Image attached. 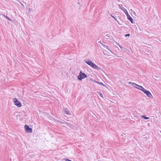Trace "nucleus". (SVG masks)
I'll use <instances>...</instances> for the list:
<instances>
[{"mask_svg":"<svg viewBox=\"0 0 161 161\" xmlns=\"http://www.w3.org/2000/svg\"><path fill=\"white\" fill-rule=\"evenodd\" d=\"M85 63L94 69H99L98 67L90 60L86 61Z\"/></svg>","mask_w":161,"mask_h":161,"instance_id":"f257e3e1","label":"nucleus"},{"mask_svg":"<svg viewBox=\"0 0 161 161\" xmlns=\"http://www.w3.org/2000/svg\"><path fill=\"white\" fill-rule=\"evenodd\" d=\"M87 77V75L84 73H82L81 71L79 74V75L78 76V78L80 80H81L82 79L86 78Z\"/></svg>","mask_w":161,"mask_h":161,"instance_id":"f03ea898","label":"nucleus"},{"mask_svg":"<svg viewBox=\"0 0 161 161\" xmlns=\"http://www.w3.org/2000/svg\"><path fill=\"white\" fill-rule=\"evenodd\" d=\"M14 101L15 105L17 106L18 107H20L22 106L21 103L15 98L14 99Z\"/></svg>","mask_w":161,"mask_h":161,"instance_id":"7ed1b4c3","label":"nucleus"},{"mask_svg":"<svg viewBox=\"0 0 161 161\" xmlns=\"http://www.w3.org/2000/svg\"><path fill=\"white\" fill-rule=\"evenodd\" d=\"M25 129L27 132H32V129L31 128H30L29 126L27 125H25L24 126Z\"/></svg>","mask_w":161,"mask_h":161,"instance_id":"20e7f679","label":"nucleus"},{"mask_svg":"<svg viewBox=\"0 0 161 161\" xmlns=\"http://www.w3.org/2000/svg\"><path fill=\"white\" fill-rule=\"evenodd\" d=\"M143 92L148 96V97H152V94L148 91L147 90L145 89Z\"/></svg>","mask_w":161,"mask_h":161,"instance_id":"39448f33","label":"nucleus"},{"mask_svg":"<svg viewBox=\"0 0 161 161\" xmlns=\"http://www.w3.org/2000/svg\"><path fill=\"white\" fill-rule=\"evenodd\" d=\"M133 83V84H135V85L138 86L139 87V88H138L141 90V91H142L143 92H144V91L145 90V89H144L143 87L142 86L138 85L137 84H135V83Z\"/></svg>","mask_w":161,"mask_h":161,"instance_id":"423d86ee","label":"nucleus"},{"mask_svg":"<svg viewBox=\"0 0 161 161\" xmlns=\"http://www.w3.org/2000/svg\"><path fill=\"white\" fill-rule=\"evenodd\" d=\"M126 15L127 17V19H128L131 22V23H133V19H132V18L130 16L129 14H127Z\"/></svg>","mask_w":161,"mask_h":161,"instance_id":"0eeeda50","label":"nucleus"},{"mask_svg":"<svg viewBox=\"0 0 161 161\" xmlns=\"http://www.w3.org/2000/svg\"><path fill=\"white\" fill-rule=\"evenodd\" d=\"M64 113L66 114H67V115L70 114L69 111L67 109H65Z\"/></svg>","mask_w":161,"mask_h":161,"instance_id":"6e6552de","label":"nucleus"},{"mask_svg":"<svg viewBox=\"0 0 161 161\" xmlns=\"http://www.w3.org/2000/svg\"><path fill=\"white\" fill-rule=\"evenodd\" d=\"M123 11H124V12L125 13V14H126V15H127V14H129L126 9H124L123 10Z\"/></svg>","mask_w":161,"mask_h":161,"instance_id":"1a4fd4ad","label":"nucleus"},{"mask_svg":"<svg viewBox=\"0 0 161 161\" xmlns=\"http://www.w3.org/2000/svg\"><path fill=\"white\" fill-rule=\"evenodd\" d=\"M142 118H143V119H148L149 118L148 117H145L144 116H142Z\"/></svg>","mask_w":161,"mask_h":161,"instance_id":"9d476101","label":"nucleus"},{"mask_svg":"<svg viewBox=\"0 0 161 161\" xmlns=\"http://www.w3.org/2000/svg\"><path fill=\"white\" fill-rule=\"evenodd\" d=\"M98 94L99 95V96L100 97H103V95L101 93L99 92Z\"/></svg>","mask_w":161,"mask_h":161,"instance_id":"9b49d317","label":"nucleus"},{"mask_svg":"<svg viewBox=\"0 0 161 161\" xmlns=\"http://www.w3.org/2000/svg\"><path fill=\"white\" fill-rule=\"evenodd\" d=\"M97 82V83L100 84V85H104L103 84V83H102V82H100V83H99L98 82Z\"/></svg>","mask_w":161,"mask_h":161,"instance_id":"f8f14e48","label":"nucleus"},{"mask_svg":"<svg viewBox=\"0 0 161 161\" xmlns=\"http://www.w3.org/2000/svg\"><path fill=\"white\" fill-rule=\"evenodd\" d=\"M130 34H126V35H125V37H127V36H130Z\"/></svg>","mask_w":161,"mask_h":161,"instance_id":"ddd939ff","label":"nucleus"},{"mask_svg":"<svg viewBox=\"0 0 161 161\" xmlns=\"http://www.w3.org/2000/svg\"><path fill=\"white\" fill-rule=\"evenodd\" d=\"M66 161H72L71 160L69 159H66Z\"/></svg>","mask_w":161,"mask_h":161,"instance_id":"4468645a","label":"nucleus"},{"mask_svg":"<svg viewBox=\"0 0 161 161\" xmlns=\"http://www.w3.org/2000/svg\"><path fill=\"white\" fill-rule=\"evenodd\" d=\"M111 16L112 17L114 18L115 20H116V19L114 16H112V15H111Z\"/></svg>","mask_w":161,"mask_h":161,"instance_id":"2eb2a0df","label":"nucleus"},{"mask_svg":"<svg viewBox=\"0 0 161 161\" xmlns=\"http://www.w3.org/2000/svg\"><path fill=\"white\" fill-rule=\"evenodd\" d=\"M120 9L122 10H123L124 9H123V8H122L120 7Z\"/></svg>","mask_w":161,"mask_h":161,"instance_id":"dca6fc26","label":"nucleus"}]
</instances>
